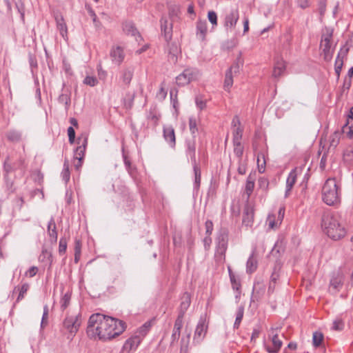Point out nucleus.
Listing matches in <instances>:
<instances>
[{"mask_svg": "<svg viewBox=\"0 0 353 353\" xmlns=\"http://www.w3.org/2000/svg\"><path fill=\"white\" fill-rule=\"evenodd\" d=\"M125 328V323L123 321L97 313L90 316L87 334L90 338L98 337L106 341L120 335Z\"/></svg>", "mask_w": 353, "mask_h": 353, "instance_id": "obj_1", "label": "nucleus"}, {"mask_svg": "<svg viewBox=\"0 0 353 353\" xmlns=\"http://www.w3.org/2000/svg\"><path fill=\"white\" fill-rule=\"evenodd\" d=\"M321 227L323 232L335 241L343 239L347 234L346 222L342 215L336 212L324 213Z\"/></svg>", "mask_w": 353, "mask_h": 353, "instance_id": "obj_2", "label": "nucleus"}, {"mask_svg": "<svg viewBox=\"0 0 353 353\" xmlns=\"http://www.w3.org/2000/svg\"><path fill=\"white\" fill-rule=\"evenodd\" d=\"M341 185L336 179H327L322 188V199L327 205L335 206L341 203Z\"/></svg>", "mask_w": 353, "mask_h": 353, "instance_id": "obj_3", "label": "nucleus"}, {"mask_svg": "<svg viewBox=\"0 0 353 353\" xmlns=\"http://www.w3.org/2000/svg\"><path fill=\"white\" fill-rule=\"evenodd\" d=\"M228 233L225 230H221L216 239V247L214 257L216 261L222 263L225 261V254L228 248Z\"/></svg>", "mask_w": 353, "mask_h": 353, "instance_id": "obj_4", "label": "nucleus"}, {"mask_svg": "<svg viewBox=\"0 0 353 353\" xmlns=\"http://www.w3.org/2000/svg\"><path fill=\"white\" fill-rule=\"evenodd\" d=\"M81 324V315L67 316L63 321V327L68 331L70 335L68 338L73 337L78 332Z\"/></svg>", "mask_w": 353, "mask_h": 353, "instance_id": "obj_5", "label": "nucleus"}, {"mask_svg": "<svg viewBox=\"0 0 353 353\" xmlns=\"http://www.w3.org/2000/svg\"><path fill=\"white\" fill-rule=\"evenodd\" d=\"M199 71L196 68H187L176 77V82L180 86L188 85L199 77Z\"/></svg>", "mask_w": 353, "mask_h": 353, "instance_id": "obj_6", "label": "nucleus"}, {"mask_svg": "<svg viewBox=\"0 0 353 353\" xmlns=\"http://www.w3.org/2000/svg\"><path fill=\"white\" fill-rule=\"evenodd\" d=\"M268 332L269 339L271 340L273 346H267L265 347V349L268 353H278L283 345L281 339L279 337L280 328L272 327L270 329Z\"/></svg>", "mask_w": 353, "mask_h": 353, "instance_id": "obj_7", "label": "nucleus"}, {"mask_svg": "<svg viewBox=\"0 0 353 353\" xmlns=\"http://www.w3.org/2000/svg\"><path fill=\"white\" fill-rule=\"evenodd\" d=\"M239 19V12L237 8L232 9L225 13L223 26L227 32L234 30L236 23Z\"/></svg>", "mask_w": 353, "mask_h": 353, "instance_id": "obj_8", "label": "nucleus"}, {"mask_svg": "<svg viewBox=\"0 0 353 353\" xmlns=\"http://www.w3.org/2000/svg\"><path fill=\"white\" fill-rule=\"evenodd\" d=\"M343 281L344 276L341 272H333L330 281V292L333 294H337L343 287Z\"/></svg>", "mask_w": 353, "mask_h": 353, "instance_id": "obj_9", "label": "nucleus"}, {"mask_svg": "<svg viewBox=\"0 0 353 353\" xmlns=\"http://www.w3.org/2000/svg\"><path fill=\"white\" fill-rule=\"evenodd\" d=\"M77 144L79 145L76 148L74 151V159L79 161H83L86 146L88 144V137L85 135H81L77 139Z\"/></svg>", "mask_w": 353, "mask_h": 353, "instance_id": "obj_10", "label": "nucleus"}, {"mask_svg": "<svg viewBox=\"0 0 353 353\" xmlns=\"http://www.w3.org/2000/svg\"><path fill=\"white\" fill-rule=\"evenodd\" d=\"M141 342V339L138 336H132L125 341L121 353H130L131 351H135Z\"/></svg>", "mask_w": 353, "mask_h": 353, "instance_id": "obj_11", "label": "nucleus"}, {"mask_svg": "<svg viewBox=\"0 0 353 353\" xmlns=\"http://www.w3.org/2000/svg\"><path fill=\"white\" fill-rule=\"evenodd\" d=\"M110 56L114 63L120 65L123 61L125 54L123 48L117 46L112 48Z\"/></svg>", "mask_w": 353, "mask_h": 353, "instance_id": "obj_12", "label": "nucleus"}, {"mask_svg": "<svg viewBox=\"0 0 353 353\" xmlns=\"http://www.w3.org/2000/svg\"><path fill=\"white\" fill-rule=\"evenodd\" d=\"M285 214V208L281 207L279 208L278 212V217L276 219V216L274 214H269L266 223L268 225L269 228L274 229L279 225H280L283 219Z\"/></svg>", "mask_w": 353, "mask_h": 353, "instance_id": "obj_13", "label": "nucleus"}, {"mask_svg": "<svg viewBox=\"0 0 353 353\" xmlns=\"http://www.w3.org/2000/svg\"><path fill=\"white\" fill-rule=\"evenodd\" d=\"M343 132L346 134L350 139H353V107L350 110L346 123L342 128Z\"/></svg>", "mask_w": 353, "mask_h": 353, "instance_id": "obj_14", "label": "nucleus"}, {"mask_svg": "<svg viewBox=\"0 0 353 353\" xmlns=\"http://www.w3.org/2000/svg\"><path fill=\"white\" fill-rule=\"evenodd\" d=\"M297 174L296 169L290 171L286 180V188L285 192V197L287 198L290 194V192L296 181Z\"/></svg>", "mask_w": 353, "mask_h": 353, "instance_id": "obj_15", "label": "nucleus"}, {"mask_svg": "<svg viewBox=\"0 0 353 353\" xmlns=\"http://www.w3.org/2000/svg\"><path fill=\"white\" fill-rule=\"evenodd\" d=\"M254 210L251 206H245L243 214V224L246 227H252L254 222Z\"/></svg>", "mask_w": 353, "mask_h": 353, "instance_id": "obj_16", "label": "nucleus"}, {"mask_svg": "<svg viewBox=\"0 0 353 353\" xmlns=\"http://www.w3.org/2000/svg\"><path fill=\"white\" fill-rule=\"evenodd\" d=\"M285 69L286 63L285 62V61L281 58L277 59L275 61L274 66L273 68L272 76L274 78L280 77L284 74Z\"/></svg>", "mask_w": 353, "mask_h": 353, "instance_id": "obj_17", "label": "nucleus"}, {"mask_svg": "<svg viewBox=\"0 0 353 353\" xmlns=\"http://www.w3.org/2000/svg\"><path fill=\"white\" fill-rule=\"evenodd\" d=\"M186 154L191 159L192 164H198L196 159V142L194 139L186 141Z\"/></svg>", "mask_w": 353, "mask_h": 353, "instance_id": "obj_18", "label": "nucleus"}, {"mask_svg": "<svg viewBox=\"0 0 353 353\" xmlns=\"http://www.w3.org/2000/svg\"><path fill=\"white\" fill-rule=\"evenodd\" d=\"M55 20L57 30L59 31L60 34L64 39V40L67 41L68 39V28L63 17L61 15H57L55 17Z\"/></svg>", "mask_w": 353, "mask_h": 353, "instance_id": "obj_19", "label": "nucleus"}, {"mask_svg": "<svg viewBox=\"0 0 353 353\" xmlns=\"http://www.w3.org/2000/svg\"><path fill=\"white\" fill-rule=\"evenodd\" d=\"M190 294L188 292L183 293V294L181 296V301L179 309L178 316H181V317H184L185 312L190 307Z\"/></svg>", "mask_w": 353, "mask_h": 353, "instance_id": "obj_20", "label": "nucleus"}, {"mask_svg": "<svg viewBox=\"0 0 353 353\" xmlns=\"http://www.w3.org/2000/svg\"><path fill=\"white\" fill-rule=\"evenodd\" d=\"M163 137L170 146L174 147L175 145L176 138L174 130L171 125L163 127Z\"/></svg>", "mask_w": 353, "mask_h": 353, "instance_id": "obj_21", "label": "nucleus"}, {"mask_svg": "<svg viewBox=\"0 0 353 353\" xmlns=\"http://www.w3.org/2000/svg\"><path fill=\"white\" fill-rule=\"evenodd\" d=\"M206 332L207 326L205 325V322L203 321H200L197 324L194 332V340L197 342H200L205 337Z\"/></svg>", "mask_w": 353, "mask_h": 353, "instance_id": "obj_22", "label": "nucleus"}, {"mask_svg": "<svg viewBox=\"0 0 353 353\" xmlns=\"http://www.w3.org/2000/svg\"><path fill=\"white\" fill-rule=\"evenodd\" d=\"M183 317L181 316H178L174 325L173 332L172 334V341H177L181 334V330L183 327Z\"/></svg>", "mask_w": 353, "mask_h": 353, "instance_id": "obj_23", "label": "nucleus"}, {"mask_svg": "<svg viewBox=\"0 0 353 353\" xmlns=\"http://www.w3.org/2000/svg\"><path fill=\"white\" fill-rule=\"evenodd\" d=\"M320 48L322 50L323 58L326 61H330L333 57L334 48H332V43L321 42Z\"/></svg>", "mask_w": 353, "mask_h": 353, "instance_id": "obj_24", "label": "nucleus"}, {"mask_svg": "<svg viewBox=\"0 0 353 353\" xmlns=\"http://www.w3.org/2000/svg\"><path fill=\"white\" fill-rule=\"evenodd\" d=\"M161 31L164 32V37L166 41L171 39V32L172 25L170 23L166 17H162L161 19Z\"/></svg>", "mask_w": 353, "mask_h": 353, "instance_id": "obj_25", "label": "nucleus"}, {"mask_svg": "<svg viewBox=\"0 0 353 353\" xmlns=\"http://www.w3.org/2000/svg\"><path fill=\"white\" fill-rule=\"evenodd\" d=\"M208 28L205 21H199L196 23V37L201 41H204L207 34Z\"/></svg>", "mask_w": 353, "mask_h": 353, "instance_id": "obj_26", "label": "nucleus"}, {"mask_svg": "<svg viewBox=\"0 0 353 353\" xmlns=\"http://www.w3.org/2000/svg\"><path fill=\"white\" fill-rule=\"evenodd\" d=\"M160 114L157 111L155 107L150 108V110L147 113V120L150 122L152 125L156 126L158 125Z\"/></svg>", "mask_w": 353, "mask_h": 353, "instance_id": "obj_27", "label": "nucleus"}, {"mask_svg": "<svg viewBox=\"0 0 353 353\" xmlns=\"http://www.w3.org/2000/svg\"><path fill=\"white\" fill-rule=\"evenodd\" d=\"M6 137L10 142L19 143L22 140V132L18 130L12 129L6 132Z\"/></svg>", "mask_w": 353, "mask_h": 353, "instance_id": "obj_28", "label": "nucleus"}, {"mask_svg": "<svg viewBox=\"0 0 353 353\" xmlns=\"http://www.w3.org/2000/svg\"><path fill=\"white\" fill-rule=\"evenodd\" d=\"M134 74V70L131 67L123 68L121 71V79L125 85H129Z\"/></svg>", "mask_w": 353, "mask_h": 353, "instance_id": "obj_29", "label": "nucleus"}, {"mask_svg": "<svg viewBox=\"0 0 353 353\" xmlns=\"http://www.w3.org/2000/svg\"><path fill=\"white\" fill-rule=\"evenodd\" d=\"M48 233L50 236V241L56 243L57 241V232L55 221L52 217L48 224Z\"/></svg>", "mask_w": 353, "mask_h": 353, "instance_id": "obj_30", "label": "nucleus"}, {"mask_svg": "<svg viewBox=\"0 0 353 353\" xmlns=\"http://www.w3.org/2000/svg\"><path fill=\"white\" fill-rule=\"evenodd\" d=\"M24 163V159L22 158H20L18 160L17 163H14L13 164L9 163L8 161H5L3 164V170L7 173L10 174L14 170H16L17 168H19L21 165H23Z\"/></svg>", "mask_w": 353, "mask_h": 353, "instance_id": "obj_31", "label": "nucleus"}, {"mask_svg": "<svg viewBox=\"0 0 353 353\" xmlns=\"http://www.w3.org/2000/svg\"><path fill=\"white\" fill-rule=\"evenodd\" d=\"M123 30L125 34L131 36L140 37L137 28H135L134 23L131 21H126L123 24Z\"/></svg>", "mask_w": 353, "mask_h": 353, "instance_id": "obj_32", "label": "nucleus"}, {"mask_svg": "<svg viewBox=\"0 0 353 353\" xmlns=\"http://www.w3.org/2000/svg\"><path fill=\"white\" fill-rule=\"evenodd\" d=\"M257 268V261L254 258V253H252L246 263V272L248 274H252L256 271Z\"/></svg>", "mask_w": 353, "mask_h": 353, "instance_id": "obj_33", "label": "nucleus"}, {"mask_svg": "<svg viewBox=\"0 0 353 353\" xmlns=\"http://www.w3.org/2000/svg\"><path fill=\"white\" fill-rule=\"evenodd\" d=\"M343 160L350 165H353V145L347 146L343 152Z\"/></svg>", "mask_w": 353, "mask_h": 353, "instance_id": "obj_34", "label": "nucleus"}, {"mask_svg": "<svg viewBox=\"0 0 353 353\" xmlns=\"http://www.w3.org/2000/svg\"><path fill=\"white\" fill-rule=\"evenodd\" d=\"M151 327V323L150 321L145 322L143 325H141L136 332V334L134 336H140L141 340L143 338L148 334L150 329Z\"/></svg>", "mask_w": 353, "mask_h": 353, "instance_id": "obj_35", "label": "nucleus"}, {"mask_svg": "<svg viewBox=\"0 0 353 353\" xmlns=\"http://www.w3.org/2000/svg\"><path fill=\"white\" fill-rule=\"evenodd\" d=\"M332 37H333V29H332L330 28H325L323 30L321 42L332 43Z\"/></svg>", "mask_w": 353, "mask_h": 353, "instance_id": "obj_36", "label": "nucleus"}, {"mask_svg": "<svg viewBox=\"0 0 353 353\" xmlns=\"http://www.w3.org/2000/svg\"><path fill=\"white\" fill-rule=\"evenodd\" d=\"M192 165L194 173V188L199 189L201 184V169L199 164H194Z\"/></svg>", "mask_w": 353, "mask_h": 353, "instance_id": "obj_37", "label": "nucleus"}, {"mask_svg": "<svg viewBox=\"0 0 353 353\" xmlns=\"http://www.w3.org/2000/svg\"><path fill=\"white\" fill-rule=\"evenodd\" d=\"M243 65V61L241 57L236 59L235 62L230 66V68L227 70V72H230V73L236 75L239 72L241 66Z\"/></svg>", "mask_w": 353, "mask_h": 353, "instance_id": "obj_38", "label": "nucleus"}, {"mask_svg": "<svg viewBox=\"0 0 353 353\" xmlns=\"http://www.w3.org/2000/svg\"><path fill=\"white\" fill-rule=\"evenodd\" d=\"M28 289H29V285L28 283L23 284L20 288H18V287L14 288V289L13 290V293L15 292V291H17V290L19 291L18 297L17 298V302H19L23 299V297H24L26 293L27 292V291L28 290Z\"/></svg>", "mask_w": 353, "mask_h": 353, "instance_id": "obj_39", "label": "nucleus"}, {"mask_svg": "<svg viewBox=\"0 0 353 353\" xmlns=\"http://www.w3.org/2000/svg\"><path fill=\"white\" fill-rule=\"evenodd\" d=\"M228 272L230 275V281L233 290L239 291L241 288V283L238 278L233 274L231 269L228 268Z\"/></svg>", "mask_w": 353, "mask_h": 353, "instance_id": "obj_40", "label": "nucleus"}, {"mask_svg": "<svg viewBox=\"0 0 353 353\" xmlns=\"http://www.w3.org/2000/svg\"><path fill=\"white\" fill-rule=\"evenodd\" d=\"M244 314V307L243 306H239L237 309L236 314V319L234 323V327L237 329L239 328L241 321L243 317Z\"/></svg>", "mask_w": 353, "mask_h": 353, "instance_id": "obj_41", "label": "nucleus"}, {"mask_svg": "<svg viewBox=\"0 0 353 353\" xmlns=\"http://www.w3.org/2000/svg\"><path fill=\"white\" fill-rule=\"evenodd\" d=\"M257 166L260 173H263L265 170V160L263 153H259L257 155Z\"/></svg>", "mask_w": 353, "mask_h": 353, "instance_id": "obj_42", "label": "nucleus"}, {"mask_svg": "<svg viewBox=\"0 0 353 353\" xmlns=\"http://www.w3.org/2000/svg\"><path fill=\"white\" fill-rule=\"evenodd\" d=\"M233 76L234 74L226 71L223 85L225 90L229 91L232 88L233 85Z\"/></svg>", "mask_w": 353, "mask_h": 353, "instance_id": "obj_43", "label": "nucleus"}, {"mask_svg": "<svg viewBox=\"0 0 353 353\" xmlns=\"http://www.w3.org/2000/svg\"><path fill=\"white\" fill-rule=\"evenodd\" d=\"M70 173L69 170V163L68 161H65L63 163V170L61 172L62 179L65 183H68L70 180Z\"/></svg>", "mask_w": 353, "mask_h": 353, "instance_id": "obj_44", "label": "nucleus"}, {"mask_svg": "<svg viewBox=\"0 0 353 353\" xmlns=\"http://www.w3.org/2000/svg\"><path fill=\"white\" fill-rule=\"evenodd\" d=\"M269 180L265 176L259 177L258 179L259 188L263 191L267 192L269 189Z\"/></svg>", "mask_w": 353, "mask_h": 353, "instance_id": "obj_45", "label": "nucleus"}, {"mask_svg": "<svg viewBox=\"0 0 353 353\" xmlns=\"http://www.w3.org/2000/svg\"><path fill=\"white\" fill-rule=\"evenodd\" d=\"M340 133L335 132L329 138L330 146L335 148L340 141Z\"/></svg>", "mask_w": 353, "mask_h": 353, "instance_id": "obj_46", "label": "nucleus"}, {"mask_svg": "<svg viewBox=\"0 0 353 353\" xmlns=\"http://www.w3.org/2000/svg\"><path fill=\"white\" fill-rule=\"evenodd\" d=\"M323 340V335L319 332H315L313 333L312 343L314 347H319L321 344Z\"/></svg>", "mask_w": 353, "mask_h": 353, "instance_id": "obj_47", "label": "nucleus"}, {"mask_svg": "<svg viewBox=\"0 0 353 353\" xmlns=\"http://www.w3.org/2000/svg\"><path fill=\"white\" fill-rule=\"evenodd\" d=\"M71 299V294L68 292L65 293L61 299V308L62 310H65L70 304Z\"/></svg>", "mask_w": 353, "mask_h": 353, "instance_id": "obj_48", "label": "nucleus"}, {"mask_svg": "<svg viewBox=\"0 0 353 353\" xmlns=\"http://www.w3.org/2000/svg\"><path fill=\"white\" fill-rule=\"evenodd\" d=\"M206 99H203L201 95H198L195 97V103L199 110H203L206 108Z\"/></svg>", "mask_w": 353, "mask_h": 353, "instance_id": "obj_49", "label": "nucleus"}, {"mask_svg": "<svg viewBox=\"0 0 353 353\" xmlns=\"http://www.w3.org/2000/svg\"><path fill=\"white\" fill-rule=\"evenodd\" d=\"M234 143V152L235 155L241 161V157L243 154V147L241 142Z\"/></svg>", "mask_w": 353, "mask_h": 353, "instance_id": "obj_50", "label": "nucleus"}, {"mask_svg": "<svg viewBox=\"0 0 353 353\" xmlns=\"http://www.w3.org/2000/svg\"><path fill=\"white\" fill-rule=\"evenodd\" d=\"M189 128L191 133L194 134L197 131V120L194 117H191L189 119Z\"/></svg>", "mask_w": 353, "mask_h": 353, "instance_id": "obj_51", "label": "nucleus"}, {"mask_svg": "<svg viewBox=\"0 0 353 353\" xmlns=\"http://www.w3.org/2000/svg\"><path fill=\"white\" fill-rule=\"evenodd\" d=\"M243 130L240 126L236 127L233 132V143L241 142L242 138Z\"/></svg>", "mask_w": 353, "mask_h": 353, "instance_id": "obj_52", "label": "nucleus"}, {"mask_svg": "<svg viewBox=\"0 0 353 353\" xmlns=\"http://www.w3.org/2000/svg\"><path fill=\"white\" fill-rule=\"evenodd\" d=\"M48 306L46 305L43 307V313L41 322V329H43L48 324Z\"/></svg>", "mask_w": 353, "mask_h": 353, "instance_id": "obj_53", "label": "nucleus"}, {"mask_svg": "<svg viewBox=\"0 0 353 353\" xmlns=\"http://www.w3.org/2000/svg\"><path fill=\"white\" fill-rule=\"evenodd\" d=\"M166 96H167V90L165 88L164 83H162L161 84L159 90L157 93V98L159 100L162 101L165 99Z\"/></svg>", "mask_w": 353, "mask_h": 353, "instance_id": "obj_54", "label": "nucleus"}, {"mask_svg": "<svg viewBox=\"0 0 353 353\" xmlns=\"http://www.w3.org/2000/svg\"><path fill=\"white\" fill-rule=\"evenodd\" d=\"M254 183H251L250 181H246L245 187V193L247 195V200H248L254 190Z\"/></svg>", "mask_w": 353, "mask_h": 353, "instance_id": "obj_55", "label": "nucleus"}, {"mask_svg": "<svg viewBox=\"0 0 353 353\" xmlns=\"http://www.w3.org/2000/svg\"><path fill=\"white\" fill-rule=\"evenodd\" d=\"M67 249V240L65 238H61L59 244V254H65Z\"/></svg>", "mask_w": 353, "mask_h": 353, "instance_id": "obj_56", "label": "nucleus"}, {"mask_svg": "<svg viewBox=\"0 0 353 353\" xmlns=\"http://www.w3.org/2000/svg\"><path fill=\"white\" fill-rule=\"evenodd\" d=\"M208 18L213 26H217V15L214 11H209L208 13Z\"/></svg>", "mask_w": 353, "mask_h": 353, "instance_id": "obj_57", "label": "nucleus"}, {"mask_svg": "<svg viewBox=\"0 0 353 353\" xmlns=\"http://www.w3.org/2000/svg\"><path fill=\"white\" fill-rule=\"evenodd\" d=\"M326 9V0H318V10L321 16H323Z\"/></svg>", "mask_w": 353, "mask_h": 353, "instance_id": "obj_58", "label": "nucleus"}, {"mask_svg": "<svg viewBox=\"0 0 353 353\" xmlns=\"http://www.w3.org/2000/svg\"><path fill=\"white\" fill-rule=\"evenodd\" d=\"M343 64V60L342 59H336L334 69H335V72L338 77L340 74Z\"/></svg>", "mask_w": 353, "mask_h": 353, "instance_id": "obj_59", "label": "nucleus"}, {"mask_svg": "<svg viewBox=\"0 0 353 353\" xmlns=\"http://www.w3.org/2000/svg\"><path fill=\"white\" fill-rule=\"evenodd\" d=\"M68 139L70 144H73L75 141V131L73 127L70 126L68 128Z\"/></svg>", "mask_w": 353, "mask_h": 353, "instance_id": "obj_60", "label": "nucleus"}, {"mask_svg": "<svg viewBox=\"0 0 353 353\" xmlns=\"http://www.w3.org/2000/svg\"><path fill=\"white\" fill-rule=\"evenodd\" d=\"M83 82L84 83L89 85L90 86H94L98 83V81L94 77L88 76L85 78Z\"/></svg>", "mask_w": 353, "mask_h": 353, "instance_id": "obj_61", "label": "nucleus"}, {"mask_svg": "<svg viewBox=\"0 0 353 353\" xmlns=\"http://www.w3.org/2000/svg\"><path fill=\"white\" fill-rule=\"evenodd\" d=\"M205 234L206 235L210 236L213 231V223L210 220L206 221L205 223Z\"/></svg>", "mask_w": 353, "mask_h": 353, "instance_id": "obj_62", "label": "nucleus"}, {"mask_svg": "<svg viewBox=\"0 0 353 353\" xmlns=\"http://www.w3.org/2000/svg\"><path fill=\"white\" fill-rule=\"evenodd\" d=\"M38 272V268L36 266H32L25 273L26 276L33 277Z\"/></svg>", "mask_w": 353, "mask_h": 353, "instance_id": "obj_63", "label": "nucleus"}, {"mask_svg": "<svg viewBox=\"0 0 353 353\" xmlns=\"http://www.w3.org/2000/svg\"><path fill=\"white\" fill-rule=\"evenodd\" d=\"M212 243V239L210 236L206 235L203 239V245L205 250H208Z\"/></svg>", "mask_w": 353, "mask_h": 353, "instance_id": "obj_64", "label": "nucleus"}]
</instances>
